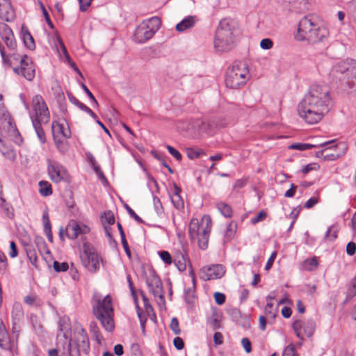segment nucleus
<instances>
[{"label":"nucleus","mask_w":356,"mask_h":356,"mask_svg":"<svg viewBox=\"0 0 356 356\" xmlns=\"http://www.w3.org/2000/svg\"><path fill=\"white\" fill-rule=\"evenodd\" d=\"M238 31L235 24H219L213 40L214 48L218 52H226L234 47L235 36Z\"/></svg>","instance_id":"2"},{"label":"nucleus","mask_w":356,"mask_h":356,"mask_svg":"<svg viewBox=\"0 0 356 356\" xmlns=\"http://www.w3.org/2000/svg\"><path fill=\"white\" fill-rule=\"evenodd\" d=\"M338 229L334 225H332L328 228L325 234V240L333 241L337 238Z\"/></svg>","instance_id":"35"},{"label":"nucleus","mask_w":356,"mask_h":356,"mask_svg":"<svg viewBox=\"0 0 356 356\" xmlns=\"http://www.w3.org/2000/svg\"><path fill=\"white\" fill-rule=\"evenodd\" d=\"M347 254L352 256L356 252V245L354 242H349L346 246Z\"/></svg>","instance_id":"63"},{"label":"nucleus","mask_w":356,"mask_h":356,"mask_svg":"<svg viewBox=\"0 0 356 356\" xmlns=\"http://www.w3.org/2000/svg\"><path fill=\"white\" fill-rule=\"evenodd\" d=\"M6 13V10L3 8V6H0V19L2 21H5L6 22H10L14 20L15 13H14V10L13 8H12V17H10V19L6 18V15H5Z\"/></svg>","instance_id":"49"},{"label":"nucleus","mask_w":356,"mask_h":356,"mask_svg":"<svg viewBox=\"0 0 356 356\" xmlns=\"http://www.w3.org/2000/svg\"><path fill=\"white\" fill-rule=\"evenodd\" d=\"M329 32L325 26H319V24L313 26L311 35L314 36L315 40H310V42H318L321 41L324 38L327 37Z\"/></svg>","instance_id":"22"},{"label":"nucleus","mask_w":356,"mask_h":356,"mask_svg":"<svg viewBox=\"0 0 356 356\" xmlns=\"http://www.w3.org/2000/svg\"><path fill=\"white\" fill-rule=\"evenodd\" d=\"M38 250L42 251H45L47 253L49 254L50 251L47 249L46 243L44 238L40 236H36L34 240Z\"/></svg>","instance_id":"36"},{"label":"nucleus","mask_w":356,"mask_h":356,"mask_svg":"<svg viewBox=\"0 0 356 356\" xmlns=\"http://www.w3.org/2000/svg\"><path fill=\"white\" fill-rule=\"evenodd\" d=\"M173 344L175 347L179 350H182L184 347L183 339L179 337H177L173 339Z\"/></svg>","instance_id":"57"},{"label":"nucleus","mask_w":356,"mask_h":356,"mask_svg":"<svg viewBox=\"0 0 356 356\" xmlns=\"http://www.w3.org/2000/svg\"><path fill=\"white\" fill-rule=\"evenodd\" d=\"M318 25V24H298L296 33L294 34V38L297 41L314 40V36L311 35L313 26Z\"/></svg>","instance_id":"16"},{"label":"nucleus","mask_w":356,"mask_h":356,"mask_svg":"<svg viewBox=\"0 0 356 356\" xmlns=\"http://www.w3.org/2000/svg\"><path fill=\"white\" fill-rule=\"evenodd\" d=\"M83 265L91 273H95L99 268V256L92 248L84 247L81 255Z\"/></svg>","instance_id":"10"},{"label":"nucleus","mask_w":356,"mask_h":356,"mask_svg":"<svg viewBox=\"0 0 356 356\" xmlns=\"http://www.w3.org/2000/svg\"><path fill=\"white\" fill-rule=\"evenodd\" d=\"M349 11L353 15L355 20H356V0H352L349 3Z\"/></svg>","instance_id":"64"},{"label":"nucleus","mask_w":356,"mask_h":356,"mask_svg":"<svg viewBox=\"0 0 356 356\" xmlns=\"http://www.w3.org/2000/svg\"><path fill=\"white\" fill-rule=\"evenodd\" d=\"M293 329L298 339L304 340V335L311 337L316 329V323L312 319L294 321L292 324Z\"/></svg>","instance_id":"8"},{"label":"nucleus","mask_w":356,"mask_h":356,"mask_svg":"<svg viewBox=\"0 0 356 356\" xmlns=\"http://www.w3.org/2000/svg\"><path fill=\"white\" fill-rule=\"evenodd\" d=\"M142 26L137 28L135 31V41L142 43L150 39L155 33L152 29H149L147 24H142Z\"/></svg>","instance_id":"18"},{"label":"nucleus","mask_w":356,"mask_h":356,"mask_svg":"<svg viewBox=\"0 0 356 356\" xmlns=\"http://www.w3.org/2000/svg\"><path fill=\"white\" fill-rule=\"evenodd\" d=\"M51 89L54 91V95L55 97L57 99L58 102L65 100L64 93L62 91L60 86L58 83H56L54 86H53L51 87Z\"/></svg>","instance_id":"38"},{"label":"nucleus","mask_w":356,"mask_h":356,"mask_svg":"<svg viewBox=\"0 0 356 356\" xmlns=\"http://www.w3.org/2000/svg\"><path fill=\"white\" fill-rule=\"evenodd\" d=\"M51 131L54 138H61V137L64 138H70L71 137L70 130L69 129L65 130L63 124L57 121H54L52 122Z\"/></svg>","instance_id":"19"},{"label":"nucleus","mask_w":356,"mask_h":356,"mask_svg":"<svg viewBox=\"0 0 356 356\" xmlns=\"http://www.w3.org/2000/svg\"><path fill=\"white\" fill-rule=\"evenodd\" d=\"M225 294L220 292H216L214 293V299L216 304L221 305L225 302Z\"/></svg>","instance_id":"54"},{"label":"nucleus","mask_w":356,"mask_h":356,"mask_svg":"<svg viewBox=\"0 0 356 356\" xmlns=\"http://www.w3.org/2000/svg\"><path fill=\"white\" fill-rule=\"evenodd\" d=\"M90 232V228L85 225L78 223L75 220H71L67 224L65 229L66 236L70 239H75L81 234H86Z\"/></svg>","instance_id":"14"},{"label":"nucleus","mask_w":356,"mask_h":356,"mask_svg":"<svg viewBox=\"0 0 356 356\" xmlns=\"http://www.w3.org/2000/svg\"><path fill=\"white\" fill-rule=\"evenodd\" d=\"M221 315L216 311L213 310L211 315L207 317V322L212 330H216L221 327Z\"/></svg>","instance_id":"27"},{"label":"nucleus","mask_w":356,"mask_h":356,"mask_svg":"<svg viewBox=\"0 0 356 356\" xmlns=\"http://www.w3.org/2000/svg\"><path fill=\"white\" fill-rule=\"evenodd\" d=\"M93 169L98 176L99 179L103 183L104 185L108 184V181L104 175V172L102 171L99 165H94Z\"/></svg>","instance_id":"46"},{"label":"nucleus","mask_w":356,"mask_h":356,"mask_svg":"<svg viewBox=\"0 0 356 356\" xmlns=\"http://www.w3.org/2000/svg\"><path fill=\"white\" fill-rule=\"evenodd\" d=\"M13 70L17 75H20L29 81H33L35 76V69L33 60L26 54L20 58L19 66L14 67Z\"/></svg>","instance_id":"7"},{"label":"nucleus","mask_w":356,"mask_h":356,"mask_svg":"<svg viewBox=\"0 0 356 356\" xmlns=\"http://www.w3.org/2000/svg\"><path fill=\"white\" fill-rule=\"evenodd\" d=\"M356 296V275L351 280L346 291V300L352 299Z\"/></svg>","instance_id":"34"},{"label":"nucleus","mask_w":356,"mask_h":356,"mask_svg":"<svg viewBox=\"0 0 356 356\" xmlns=\"http://www.w3.org/2000/svg\"><path fill=\"white\" fill-rule=\"evenodd\" d=\"M0 36L8 49L11 50L15 49L17 47V42L13 32L8 26V24H0Z\"/></svg>","instance_id":"15"},{"label":"nucleus","mask_w":356,"mask_h":356,"mask_svg":"<svg viewBox=\"0 0 356 356\" xmlns=\"http://www.w3.org/2000/svg\"><path fill=\"white\" fill-rule=\"evenodd\" d=\"M93 314L106 331L111 332L114 329L112 298L109 295L97 301V305L93 307Z\"/></svg>","instance_id":"3"},{"label":"nucleus","mask_w":356,"mask_h":356,"mask_svg":"<svg viewBox=\"0 0 356 356\" xmlns=\"http://www.w3.org/2000/svg\"><path fill=\"white\" fill-rule=\"evenodd\" d=\"M0 6H3L6 10V18L10 19L12 17V6L10 0H0Z\"/></svg>","instance_id":"40"},{"label":"nucleus","mask_w":356,"mask_h":356,"mask_svg":"<svg viewBox=\"0 0 356 356\" xmlns=\"http://www.w3.org/2000/svg\"><path fill=\"white\" fill-rule=\"evenodd\" d=\"M216 207L223 216L226 218L232 216L233 211L229 204L223 202H219L216 203Z\"/></svg>","instance_id":"29"},{"label":"nucleus","mask_w":356,"mask_h":356,"mask_svg":"<svg viewBox=\"0 0 356 356\" xmlns=\"http://www.w3.org/2000/svg\"><path fill=\"white\" fill-rule=\"evenodd\" d=\"M54 269L55 271L60 272H65L69 268V265L67 262L60 263L58 261H54L53 264Z\"/></svg>","instance_id":"42"},{"label":"nucleus","mask_w":356,"mask_h":356,"mask_svg":"<svg viewBox=\"0 0 356 356\" xmlns=\"http://www.w3.org/2000/svg\"><path fill=\"white\" fill-rule=\"evenodd\" d=\"M194 24H177L176 30L179 32H183L187 29H190L193 26Z\"/></svg>","instance_id":"59"},{"label":"nucleus","mask_w":356,"mask_h":356,"mask_svg":"<svg viewBox=\"0 0 356 356\" xmlns=\"http://www.w3.org/2000/svg\"><path fill=\"white\" fill-rule=\"evenodd\" d=\"M187 156L191 159H194L198 158L200 155V153L192 148H188L186 150Z\"/></svg>","instance_id":"61"},{"label":"nucleus","mask_w":356,"mask_h":356,"mask_svg":"<svg viewBox=\"0 0 356 356\" xmlns=\"http://www.w3.org/2000/svg\"><path fill=\"white\" fill-rule=\"evenodd\" d=\"M241 344L246 353H249L252 351L251 342L248 338H243Z\"/></svg>","instance_id":"55"},{"label":"nucleus","mask_w":356,"mask_h":356,"mask_svg":"<svg viewBox=\"0 0 356 356\" xmlns=\"http://www.w3.org/2000/svg\"><path fill=\"white\" fill-rule=\"evenodd\" d=\"M40 193L44 197L49 196L52 194V188L51 184L47 181H40L39 182Z\"/></svg>","instance_id":"32"},{"label":"nucleus","mask_w":356,"mask_h":356,"mask_svg":"<svg viewBox=\"0 0 356 356\" xmlns=\"http://www.w3.org/2000/svg\"><path fill=\"white\" fill-rule=\"evenodd\" d=\"M318 202V199L315 197L309 198L305 204L304 207L306 209H311Z\"/></svg>","instance_id":"58"},{"label":"nucleus","mask_w":356,"mask_h":356,"mask_svg":"<svg viewBox=\"0 0 356 356\" xmlns=\"http://www.w3.org/2000/svg\"><path fill=\"white\" fill-rule=\"evenodd\" d=\"M173 193L170 195L171 202L173 206L178 210H181L184 207V202L180 195L181 189L175 184L173 185Z\"/></svg>","instance_id":"21"},{"label":"nucleus","mask_w":356,"mask_h":356,"mask_svg":"<svg viewBox=\"0 0 356 356\" xmlns=\"http://www.w3.org/2000/svg\"><path fill=\"white\" fill-rule=\"evenodd\" d=\"M213 341L215 345H221L223 343V336L221 332H216L213 335Z\"/></svg>","instance_id":"62"},{"label":"nucleus","mask_w":356,"mask_h":356,"mask_svg":"<svg viewBox=\"0 0 356 356\" xmlns=\"http://www.w3.org/2000/svg\"><path fill=\"white\" fill-rule=\"evenodd\" d=\"M138 279L145 281L155 297L163 298V285L156 271L148 264H142L138 269Z\"/></svg>","instance_id":"5"},{"label":"nucleus","mask_w":356,"mask_h":356,"mask_svg":"<svg viewBox=\"0 0 356 356\" xmlns=\"http://www.w3.org/2000/svg\"><path fill=\"white\" fill-rule=\"evenodd\" d=\"M202 222L205 223V225L204 227H202V231L199 235L196 236V239H197L199 247L202 250H206L208 247L209 234L212 226L211 217L209 216H204L202 218Z\"/></svg>","instance_id":"12"},{"label":"nucleus","mask_w":356,"mask_h":356,"mask_svg":"<svg viewBox=\"0 0 356 356\" xmlns=\"http://www.w3.org/2000/svg\"><path fill=\"white\" fill-rule=\"evenodd\" d=\"M166 148L168 149L169 153L177 161H180L182 158L181 154L179 151H177L175 148L170 145H167Z\"/></svg>","instance_id":"51"},{"label":"nucleus","mask_w":356,"mask_h":356,"mask_svg":"<svg viewBox=\"0 0 356 356\" xmlns=\"http://www.w3.org/2000/svg\"><path fill=\"white\" fill-rule=\"evenodd\" d=\"M8 254L11 258H15L18 254V250L17 248V245L14 241L10 242V252H9Z\"/></svg>","instance_id":"56"},{"label":"nucleus","mask_w":356,"mask_h":356,"mask_svg":"<svg viewBox=\"0 0 356 356\" xmlns=\"http://www.w3.org/2000/svg\"><path fill=\"white\" fill-rule=\"evenodd\" d=\"M225 273V268L221 264H213L202 268L200 270V278L207 281L221 278Z\"/></svg>","instance_id":"11"},{"label":"nucleus","mask_w":356,"mask_h":356,"mask_svg":"<svg viewBox=\"0 0 356 356\" xmlns=\"http://www.w3.org/2000/svg\"><path fill=\"white\" fill-rule=\"evenodd\" d=\"M170 327V329L172 330V331L175 334L178 335L181 333L179 321L177 318L174 317L171 319Z\"/></svg>","instance_id":"47"},{"label":"nucleus","mask_w":356,"mask_h":356,"mask_svg":"<svg viewBox=\"0 0 356 356\" xmlns=\"http://www.w3.org/2000/svg\"><path fill=\"white\" fill-rule=\"evenodd\" d=\"M47 170L51 181L54 183H59L62 181H65L67 177L66 169L58 163L49 164Z\"/></svg>","instance_id":"13"},{"label":"nucleus","mask_w":356,"mask_h":356,"mask_svg":"<svg viewBox=\"0 0 356 356\" xmlns=\"http://www.w3.org/2000/svg\"><path fill=\"white\" fill-rule=\"evenodd\" d=\"M23 245L29 260L32 264V265L37 267L38 257L33 245L25 242H23Z\"/></svg>","instance_id":"28"},{"label":"nucleus","mask_w":356,"mask_h":356,"mask_svg":"<svg viewBox=\"0 0 356 356\" xmlns=\"http://www.w3.org/2000/svg\"><path fill=\"white\" fill-rule=\"evenodd\" d=\"M267 217V213L264 211H261L256 216L251 219V222L255 225L264 220Z\"/></svg>","instance_id":"50"},{"label":"nucleus","mask_w":356,"mask_h":356,"mask_svg":"<svg viewBox=\"0 0 356 356\" xmlns=\"http://www.w3.org/2000/svg\"><path fill=\"white\" fill-rule=\"evenodd\" d=\"M335 143V140H330L325 143H323L320 145V147H324L322 150L318 151L316 152V156L319 159H322L325 161V154L330 149H332V147H328V145H332Z\"/></svg>","instance_id":"33"},{"label":"nucleus","mask_w":356,"mask_h":356,"mask_svg":"<svg viewBox=\"0 0 356 356\" xmlns=\"http://www.w3.org/2000/svg\"><path fill=\"white\" fill-rule=\"evenodd\" d=\"M42 221H43V225H44V232L45 233L49 231V232L51 231V222L49 220V213L47 211H45L43 213Z\"/></svg>","instance_id":"44"},{"label":"nucleus","mask_w":356,"mask_h":356,"mask_svg":"<svg viewBox=\"0 0 356 356\" xmlns=\"http://www.w3.org/2000/svg\"><path fill=\"white\" fill-rule=\"evenodd\" d=\"M248 69L243 63H238L229 67L226 72L225 85L227 87L237 89L247 81Z\"/></svg>","instance_id":"6"},{"label":"nucleus","mask_w":356,"mask_h":356,"mask_svg":"<svg viewBox=\"0 0 356 356\" xmlns=\"http://www.w3.org/2000/svg\"><path fill=\"white\" fill-rule=\"evenodd\" d=\"M330 76L333 81L343 82L350 88L356 87V67L347 60L339 61L333 65Z\"/></svg>","instance_id":"4"},{"label":"nucleus","mask_w":356,"mask_h":356,"mask_svg":"<svg viewBox=\"0 0 356 356\" xmlns=\"http://www.w3.org/2000/svg\"><path fill=\"white\" fill-rule=\"evenodd\" d=\"M236 227L237 225L235 222L232 221L229 223L225 232L224 242H228L233 238L236 231Z\"/></svg>","instance_id":"31"},{"label":"nucleus","mask_w":356,"mask_h":356,"mask_svg":"<svg viewBox=\"0 0 356 356\" xmlns=\"http://www.w3.org/2000/svg\"><path fill=\"white\" fill-rule=\"evenodd\" d=\"M57 149L61 152H65L67 150V143L62 138H54Z\"/></svg>","instance_id":"43"},{"label":"nucleus","mask_w":356,"mask_h":356,"mask_svg":"<svg viewBox=\"0 0 356 356\" xmlns=\"http://www.w3.org/2000/svg\"><path fill=\"white\" fill-rule=\"evenodd\" d=\"M153 203H154V209H155L156 212L157 213V214L161 215V213H163V207L162 206V203H161L160 199L156 196H154L153 197Z\"/></svg>","instance_id":"45"},{"label":"nucleus","mask_w":356,"mask_h":356,"mask_svg":"<svg viewBox=\"0 0 356 356\" xmlns=\"http://www.w3.org/2000/svg\"><path fill=\"white\" fill-rule=\"evenodd\" d=\"M158 254L159 255L161 260L166 264L170 265L173 261L170 254L165 250L159 251Z\"/></svg>","instance_id":"41"},{"label":"nucleus","mask_w":356,"mask_h":356,"mask_svg":"<svg viewBox=\"0 0 356 356\" xmlns=\"http://www.w3.org/2000/svg\"><path fill=\"white\" fill-rule=\"evenodd\" d=\"M330 100L326 86L312 85L298 106V115L307 124H317L329 111Z\"/></svg>","instance_id":"1"},{"label":"nucleus","mask_w":356,"mask_h":356,"mask_svg":"<svg viewBox=\"0 0 356 356\" xmlns=\"http://www.w3.org/2000/svg\"><path fill=\"white\" fill-rule=\"evenodd\" d=\"M100 218L103 226H110L111 225H113L115 221L114 214L111 211H107L104 213H102Z\"/></svg>","instance_id":"30"},{"label":"nucleus","mask_w":356,"mask_h":356,"mask_svg":"<svg viewBox=\"0 0 356 356\" xmlns=\"http://www.w3.org/2000/svg\"><path fill=\"white\" fill-rule=\"evenodd\" d=\"M136 308H137V314L140 319V326H141L143 332L145 333L147 318H146L145 314H143V312L141 311V309L139 308V307L138 305H136Z\"/></svg>","instance_id":"48"},{"label":"nucleus","mask_w":356,"mask_h":356,"mask_svg":"<svg viewBox=\"0 0 356 356\" xmlns=\"http://www.w3.org/2000/svg\"><path fill=\"white\" fill-rule=\"evenodd\" d=\"M0 347L4 350H9L14 352L16 350V341L11 339L7 330L0 334Z\"/></svg>","instance_id":"20"},{"label":"nucleus","mask_w":356,"mask_h":356,"mask_svg":"<svg viewBox=\"0 0 356 356\" xmlns=\"http://www.w3.org/2000/svg\"><path fill=\"white\" fill-rule=\"evenodd\" d=\"M0 150L2 154L8 160L14 161L15 159L16 155L13 149L3 146L0 147Z\"/></svg>","instance_id":"39"},{"label":"nucleus","mask_w":356,"mask_h":356,"mask_svg":"<svg viewBox=\"0 0 356 356\" xmlns=\"http://www.w3.org/2000/svg\"><path fill=\"white\" fill-rule=\"evenodd\" d=\"M93 0H78L81 11H86L91 5Z\"/></svg>","instance_id":"60"},{"label":"nucleus","mask_w":356,"mask_h":356,"mask_svg":"<svg viewBox=\"0 0 356 356\" xmlns=\"http://www.w3.org/2000/svg\"><path fill=\"white\" fill-rule=\"evenodd\" d=\"M34 114L31 118H37L39 121H42L44 124L49 122L50 114L47 104L40 95H36L32 99Z\"/></svg>","instance_id":"9"},{"label":"nucleus","mask_w":356,"mask_h":356,"mask_svg":"<svg viewBox=\"0 0 356 356\" xmlns=\"http://www.w3.org/2000/svg\"><path fill=\"white\" fill-rule=\"evenodd\" d=\"M22 40L24 45L30 50H34L35 49V44L33 37L31 34L28 27L24 25L22 26Z\"/></svg>","instance_id":"23"},{"label":"nucleus","mask_w":356,"mask_h":356,"mask_svg":"<svg viewBox=\"0 0 356 356\" xmlns=\"http://www.w3.org/2000/svg\"><path fill=\"white\" fill-rule=\"evenodd\" d=\"M273 42L270 39L265 38L261 40L260 42V47L263 49H270L273 47Z\"/></svg>","instance_id":"53"},{"label":"nucleus","mask_w":356,"mask_h":356,"mask_svg":"<svg viewBox=\"0 0 356 356\" xmlns=\"http://www.w3.org/2000/svg\"><path fill=\"white\" fill-rule=\"evenodd\" d=\"M319 168L320 166L317 163H309L304 166L301 171L303 174L305 175L312 170H317L319 169Z\"/></svg>","instance_id":"52"},{"label":"nucleus","mask_w":356,"mask_h":356,"mask_svg":"<svg viewBox=\"0 0 356 356\" xmlns=\"http://www.w3.org/2000/svg\"><path fill=\"white\" fill-rule=\"evenodd\" d=\"M4 120L7 123L8 132L11 136L16 137L17 138L16 140H17L19 138V139H20V140H22L20 134L17 128V126L15 124V122L13 118L9 114H7L4 117Z\"/></svg>","instance_id":"25"},{"label":"nucleus","mask_w":356,"mask_h":356,"mask_svg":"<svg viewBox=\"0 0 356 356\" xmlns=\"http://www.w3.org/2000/svg\"><path fill=\"white\" fill-rule=\"evenodd\" d=\"M314 147H316V145L309 143H294L289 146V149L305 151L307 149H310Z\"/></svg>","instance_id":"37"},{"label":"nucleus","mask_w":356,"mask_h":356,"mask_svg":"<svg viewBox=\"0 0 356 356\" xmlns=\"http://www.w3.org/2000/svg\"><path fill=\"white\" fill-rule=\"evenodd\" d=\"M205 223L202 222V224L200 225L199 220L197 218H193L191 220L188 227V232L190 237L192 240L196 239V236L199 235L200 232L202 231V227H204Z\"/></svg>","instance_id":"24"},{"label":"nucleus","mask_w":356,"mask_h":356,"mask_svg":"<svg viewBox=\"0 0 356 356\" xmlns=\"http://www.w3.org/2000/svg\"><path fill=\"white\" fill-rule=\"evenodd\" d=\"M31 122L40 142L42 144H44L47 140L44 131L41 126V124L43 122L33 117H31Z\"/></svg>","instance_id":"26"},{"label":"nucleus","mask_w":356,"mask_h":356,"mask_svg":"<svg viewBox=\"0 0 356 356\" xmlns=\"http://www.w3.org/2000/svg\"><path fill=\"white\" fill-rule=\"evenodd\" d=\"M332 149L327 150L325 154V161H335L343 156L347 151V145L345 143H338L334 145H328Z\"/></svg>","instance_id":"17"}]
</instances>
